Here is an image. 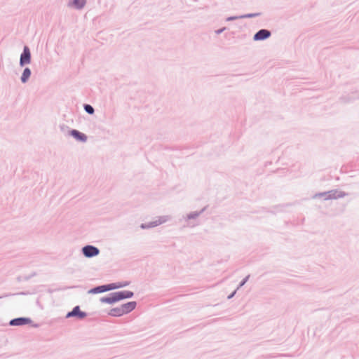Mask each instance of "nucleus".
I'll return each mask as SVG.
<instances>
[{
	"instance_id": "1",
	"label": "nucleus",
	"mask_w": 359,
	"mask_h": 359,
	"mask_svg": "<svg viewBox=\"0 0 359 359\" xmlns=\"http://www.w3.org/2000/svg\"><path fill=\"white\" fill-rule=\"evenodd\" d=\"M133 296V292L129 291L118 292L112 294L109 297H104L101 299L102 302L114 303L125 298H130Z\"/></svg>"
},
{
	"instance_id": "2",
	"label": "nucleus",
	"mask_w": 359,
	"mask_h": 359,
	"mask_svg": "<svg viewBox=\"0 0 359 359\" xmlns=\"http://www.w3.org/2000/svg\"><path fill=\"white\" fill-rule=\"evenodd\" d=\"M86 313L82 311H81L80 307L79 306H75L73 310L69 312L66 315V318H69L71 317H76L79 319H83L86 317Z\"/></svg>"
},
{
	"instance_id": "3",
	"label": "nucleus",
	"mask_w": 359,
	"mask_h": 359,
	"mask_svg": "<svg viewBox=\"0 0 359 359\" xmlns=\"http://www.w3.org/2000/svg\"><path fill=\"white\" fill-rule=\"evenodd\" d=\"M31 61V54L29 49L27 46H25L23 53L20 56V65L23 66L25 64H29Z\"/></svg>"
},
{
	"instance_id": "4",
	"label": "nucleus",
	"mask_w": 359,
	"mask_h": 359,
	"mask_svg": "<svg viewBox=\"0 0 359 359\" xmlns=\"http://www.w3.org/2000/svg\"><path fill=\"white\" fill-rule=\"evenodd\" d=\"M83 252L86 257H90L97 255L99 250L95 247L88 245L83 248Z\"/></svg>"
},
{
	"instance_id": "5",
	"label": "nucleus",
	"mask_w": 359,
	"mask_h": 359,
	"mask_svg": "<svg viewBox=\"0 0 359 359\" xmlns=\"http://www.w3.org/2000/svg\"><path fill=\"white\" fill-rule=\"evenodd\" d=\"M271 36V32L266 29H261L255 34L254 39L255 41L264 40Z\"/></svg>"
},
{
	"instance_id": "6",
	"label": "nucleus",
	"mask_w": 359,
	"mask_h": 359,
	"mask_svg": "<svg viewBox=\"0 0 359 359\" xmlns=\"http://www.w3.org/2000/svg\"><path fill=\"white\" fill-rule=\"evenodd\" d=\"M125 285H122L121 283H111V284H109V285H106L99 286V287L100 288V292H103L111 290L114 289L119 288V287H121Z\"/></svg>"
},
{
	"instance_id": "7",
	"label": "nucleus",
	"mask_w": 359,
	"mask_h": 359,
	"mask_svg": "<svg viewBox=\"0 0 359 359\" xmlns=\"http://www.w3.org/2000/svg\"><path fill=\"white\" fill-rule=\"evenodd\" d=\"M29 322H30V320L29 318H15V319L11 320L10 325H13V326H18V325H22L27 324Z\"/></svg>"
},
{
	"instance_id": "8",
	"label": "nucleus",
	"mask_w": 359,
	"mask_h": 359,
	"mask_svg": "<svg viewBox=\"0 0 359 359\" xmlns=\"http://www.w3.org/2000/svg\"><path fill=\"white\" fill-rule=\"evenodd\" d=\"M136 304L134 302H128L122 305L121 309L123 311V314L127 313L131 311H133L135 308Z\"/></svg>"
},
{
	"instance_id": "9",
	"label": "nucleus",
	"mask_w": 359,
	"mask_h": 359,
	"mask_svg": "<svg viewBox=\"0 0 359 359\" xmlns=\"http://www.w3.org/2000/svg\"><path fill=\"white\" fill-rule=\"evenodd\" d=\"M71 135L74 138H76V140H78L79 141L85 142L87 140V137H86V136L84 134L79 132L76 130H72L71 131Z\"/></svg>"
},
{
	"instance_id": "10",
	"label": "nucleus",
	"mask_w": 359,
	"mask_h": 359,
	"mask_svg": "<svg viewBox=\"0 0 359 359\" xmlns=\"http://www.w3.org/2000/svg\"><path fill=\"white\" fill-rule=\"evenodd\" d=\"M31 75V71L29 68H25L21 76V81L25 83Z\"/></svg>"
},
{
	"instance_id": "11",
	"label": "nucleus",
	"mask_w": 359,
	"mask_h": 359,
	"mask_svg": "<svg viewBox=\"0 0 359 359\" xmlns=\"http://www.w3.org/2000/svg\"><path fill=\"white\" fill-rule=\"evenodd\" d=\"M109 314L113 316H121L123 315V311L121 309V307L120 308H116L113 309L110 311Z\"/></svg>"
},
{
	"instance_id": "12",
	"label": "nucleus",
	"mask_w": 359,
	"mask_h": 359,
	"mask_svg": "<svg viewBox=\"0 0 359 359\" xmlns=\"http://www.w3.org/2000/svg\"><path fill=\"white\" fill-rule=\"evenodd\" d=\"M86 4V0H74V5L78 8H82Z\"/></svg>"
},
{
	"instance_id": "13",
	"label": "nucleus",
	"mask_w": 359,
	"mask_h": 359,
	"mask_svg": "<svg viewBox=\"0 0 359 359\" xmlns=\"http://www.w3.org/2000/svg\"><path fill=\"white\" fill-rule=\"evenodd\" d=\"M85 110L88 113V114H93L94 112V109L93 108L90 106V105H88V104H86L85 105Z\"/></svg>"
},
{
	"instance_id": "14",
	"label": "nucleus",
	"mask_w": 359,
	"mask_h": 359,
	"mask_svg": "<svg viewBox=\"0 0 359 359\" xmlns=\"http://www.w3.org/2000/svg\"><path fill=\"white\" fill-rule=\"evenodd\" d=\"M100 288L99 287H97L95 288L92 289L90 292L92 293H100Z\"/></svg>"
},
{
	"instance_id": "15",
	"label": "nucleus",
	"mask_w": 359,
	"mask_h": 359,
	"mask_svg": "<svg viewBox=\"0 0 359 359\" xmlns=\"http://www.w3.org/2000/svg\"><path fill=\"white\" fill-rule=\"evenodd\" d=\"M248 17H254V16H255V15H254V14H251V15H248Z\"/></svg>"
}]
</instances>
